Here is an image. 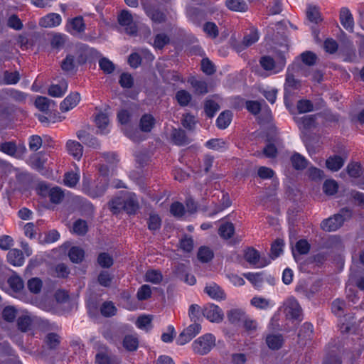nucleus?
<instances>
[{"mask_svg": "<svg viewBox=\"0 0 364 364\" xmlns=\"http://www.w3.org/2000/svg\"><path fill=\"white\" fill-rule=\"evenodd\" d=\"M156 120L150 114L142 115L139 122L140 129L144 132H150L155 124Z\"/></svg>", "mask_w": 364, "mask_h": 364, "instance_id": "obj_25", "label": "nucleus"}, {"mask_svg": "<svg viewBox=\"0 0 364 364\" xmlns=\"http://www.w3.org/2000/svg\"><path fill=\"white\" fill-rule=\"evenodd\" d=\"M296 67V66L294 65H291L287 68L284 83L285 93L290 92L291 90H296L299 86V82L294 77V72Z\"/></svg>", "mask_w": 364, "mask_h": 364, "instance_id": "obj_15", "label": "nucleus"}, {"mask_svg": "<svg viewBox=\"0 0 364 364\" xmlns=\"http://www.w3.org/2000/svg\"><path fill=\"white\" fill-rule=\"evenodd\" d=\"M306 16L309 21L314 23H318L321 20L318 9L316 6H308Z\"/></svg>", "mask_w": 364, "mask_h": 364, "instance_id": "obj_40", "label": "nucleus"}, {"mask_svg": "<svg viewBox=\"0 0 364 364\" xmlns=\"http://www.w3.org/2000/svg\"><path fill=\"white\" fill-rule=\"evenodd\" d=\"M227 317L231 323H238L240 321H244L246 314L241 309H232L227 312Z\"/></svg>", "mask_w": 364, "mask_h": 364, "instance_id": "obj_29", "label": "nucleus"}, {"mask_svg": "<svg viewBox=\"0 0 364 364\" xmlns=\"http://www.w3.org/2000/svg\"><path fill=\"white\" fill-rule=\"evenodd\" d=\"M80 95L78 92H73L68 95L60 103V107L63 112H68L79 103Z\"/></svg>", "mask_w": 364, "mask_h": 364, "instance_id": "obj_18", "label": "nucleus"}, {"mask_svg": "<svg viewBox=\"0 0 364 364\" xmlns=\"http://www.w3.org/2000/svg\"><path fill=\"white\" fill-rule=\"evenodd\" d=\"M138 338L132 335H127L124 338L123 346L129 351H135L138 348Z\"/></svg>", "mask_w": 364, "mask_h": 364, "instance_id": "obj_38", "label": "nucleus"}, {"mask_svg": "<svg viewBox=\"0 0 364 364\" xmlns=\"http://www.w3.org/2000/svg\"><path fill=\"white\" fill-rule=\"evenodd\" d=\"M284 307L287 318L299 321L302 319V309L294 297L288 298L284 303Z\"/></svg>", "mask_w": 364, "mask_h": 364, "instance_id": "obj_5", "label": "nucleus"}, {"mask_svg": "<svg viewBox=\"0 0 364 364\" xmlns=\"http://www.w3.org/2000/svg\"><path fill=\"white\" fill-rule=\"evenodd\" d=\"M62 22L60 14L50 13L42 17L39 21V25L43 28H53L59 26Z\"/></svg>", "mask_w": 364, "mask_h": 364, "instance_id": "obj_20", "label": "nucleus"}, {"mask_svg": "<svg viewBox=\"0 0 364 364\" xmlns=\"http://www.w3.org/2000/svg\"><path fill=\"white\" fill-rule=\"evenodd\" d=\"M318 291V287L316 284L309 286L306 281H299L295 287V291L309 299L314 296V295Z\"/></svg>", "mask_w": 364, "mask_h": 364, "instance_id": "obj_14", "label": "nucleus"}, {"mask_svg": "<svg viewBox=\"0 0 364 364\" xmlns=\"http://www.w3.org/2000/svg\"><path fill=\"white\" fill-rule=\"evenodd\" d=\"M338 185L334 180H326L323 186V190L327 195L332 196L338 191Z\"/></svg>", "mask_w": 364, "mask_h": 364, "instance_id": "obj_53", "label": "nucleus"}, {"mask_svg": "<svg viewBox=\"0 0 364 364\" xmlns=\"http://www.w3.org/2000/svg\"><path fill=\"white\" fill-rule=\"evenodd\" d=\"M171 137L173 142L178 146L186 145L189 142L185 132L181 129H173Z\"/></svg>", "mask_w": 364, "mask_h": 364, "instance_id": "obj_27", "label": "nucleus"}, {"mask_svg": "<svg viewBox=\"0 0 364 364\" xmlns=\"http://www.w3.org/2000/svg\"><path fill=\"white\" fill-rule=\"evenodd\" d=\"M151 296V287L147 284L142 285L136 293V297L139 301L146 300Z\"/></svg>", "mask_w": 364, "mask_h": 364, "instance_id": "obj_64", "label": "nucleus"}, {"mask_svg": "<svg viewBox=\"0 0 364 364\" xmlns=\"http://www.w3.org/2000/svg\"><path fill=\"white\" fill-rule=\"evenodd\" d=\"M213 252L208 247H201L198 252V258L202 262H208L213 257Z\"/></svg>", "mask_w": 364, "mask_h": 364, "instance_id": "obj_47", "label": "nucleus"}, {"mask_svg": "<svg viewBox=\"0 0 364 364\" xmlns=\"http://www.w3.org/2000/svg\"><path fill=\"white\" fill-rule=\"evenodd\" d=\"M188 82L194 88L195 91L198 94H205L208 92V85L205 81L198 80L194 77H191L188 80Z\"/></svg>", "mask_w": 364, "mask_h": 364, "instance_id": "obj_37", "label": "nucleus"}, {"mask_svg": "<svg viewBox=\"0 0 364 364\" xmlns=\"http://www.w3.org/2000/svg\"><path fill=\"white\" fill-rule=\"evenodd\" d=\"M7 260L13 266H22L24 263L23 254L20 250L11 249L7 254Z\"/></svg>", "mask_w": 364, "mask_h": 364, "instance_id": "obj_23", "label": "nucleus"}, {"mask_svg": "<svg viewBox=\"0 0 364 364\" xmlns=\"http://www.w3.org/2000/svg\"><path fill=\"white\" fill-rule=\"evenodd\" d=\"M170 38L165 33H159L155 36L153 46L155 49H162L166 45L169 43Z\"/></svg>", "mask_w": 364, "mask_h": 364, "instance_id": "obj_45", "label": "nucleus"}, {"mask_svg": "<svg viewBox=\"0 0 364 364\" xmlns=\"http://www.w3.org/2000/svg\"><path fill=\"white\" fill-rule=\"evenodd\" d=\"M202 314L204 317L213 323H220L224 317L223 310L214 304H208L204 306Z\"/></svg>", "mask_w": 364, "mask_h": 364, "instance_id": "obj_8", "label": "nucleus"}, {"mask_svg": "<svg viewBox=\"0 0 364 364\" xmlns=\"http://www.w3.org/2000/svg\"><path fill=\"white\" fill-rule=\"evenodd\" d=\"M251 304L259 309H267L273 304L272 301L262 296H255L250 301Z\"/></svg>", "mask_w": 364, "mask_h": 364, "instance_id": "obj_35", "label": "nucleus"}, {"mask_svg": "<svg viewBox=\"0 0 364 364\" xmlns=\"http://www.w3.org/2000/svg\"><path fill=\"white\" fill-rule=\"evenodd\" d=\"M215 346V338L211 333L204 334L192 343V348L195 353L198 355H206Z\"/></svg>", "mask_w": 364, "mask_h": 364, "instance_id": "obj_4", "label": "nucleus"}, {"mask_svg": "<svg viewBox=\"0 0 364 364\" xmlns=\"http://www.w3.org/2000/svg\"><path fill=\"white\" fill-rule=\"evenodd\" d=\"M232 117V114L230 111H224L218 116L216 124L219 129H225L230 124Z\"/></svg>", "mask_w": 364, "mask_h": 364, "instance_id": "obj_31", "label": "nucleus"}, {"mask_svg": "<svg viewBox=\"0 0 364 364\" xmlns=\"http://www.w3.org/2000/svg\"><path fill=\"white\" fill-rule=\"evenodd\" d=\"M286 58L284 55H279L276 59L269 56H262L259 60V64L262 68L271 72V74H277L282 71L286 65Z\"/></svg>", "mask_w": 364, "mask_h": 364, "instance_id": "obj_3", "label": "nucleus"}, {"mask_svg": "<svg viewBox=\"0 0 364 364\" xmlns=\"http://www.w3.org/2000/svg\"><path fill=\"white\" fill-rule=\"evenodd\" d=\"M113 262L114 259L109 253L102 252L98 255L97 263L102 268H109Z\"/></svg>", "mask_w": 364, "mask_h": 364, "instance_id": "obj_46", "label": "nucleus"}, {"mask_svg": "<svg viewBox=\"0 0 364 364\" xmlns=\"http://www.w3.org/2000/svg\"><path fill=\"white\" fill-rule=\"evenodd\" d=\"M205 292L212 299L223 300L225 298L223 290L215 283H211L205 287Z\"/></svg>", "mask_w": 364, "mask_h": 364, "instance_id": "obj_22", "label": "nucleus"}, {"mask_svg": "<svg viewBox=\"0 0 364 364\" xmlns=\"http://www.w3.org/2000/svg\"><path fill=\"white\" fill-rule=\"evenodd\" d=\"M95 122L97 128L102 133H105L106 127L108 126L109 120L107 114L103 112L98 113L95 119Z\"/></svg>", "mask_w": 364, "mask_h": 364, "instance_id": "obj_39", "label": "nucleus"}, {"mask_svg": "<svg viewBox=\"0 0 364 364\" xmlns=\"http://www.w3.org/2000/svg\"><path fill=\"white\" fill-rule=\"evenodd\" d=\"M86 25L81 16H76L68 21L66 31L71 35L75 36L85 31Z\"/></svg>", "mask_w": 364, "mask_h": 364, "instance_id": "obj_13", "label": "nucleus"}, {"mask_svg": "<svg viewBox=\"0 0 364 364\" xmlns=\"http://www.w3.org/2000/svg\"><path fill=\"white\" fill-rule=\"evenodd\" d=\"M163 77L164 80L168 83L175 84L177 82H184L181 75L177 72L173 70H168L165 72L163 75Z\"/></svg>", "mask_w": 364, "mask_h": 364, "instance_id": "obj_52", "label": "nucleus"}, {"mask_svg": "<svg viewBox=\"0 0 364 364\" xmlns=\"http://www.w3.org/2000/svg\"><path fill=\"white\" fill-rule=\"evenodd\" d=\"M244 257L247 262L257 268L264 267L270 262L269 259L261 257L259 252L252 247L246 250Z\"/></svg>", "mask_w": 364, "mask_h": 364, "instance_id": "obj_7", "label": "nucleus"}, {"mask_svg": "<svg viewBox=\"0 0 364 364\" xmlns=\"http://www.w3.org/2000/svg\"><path fill=\"white\" fill-rule=\"evenodd\" d=\"M346 171L348 175L352 177L357 178V183L359 186L364 185V169L361 168V166L358 163H350L346 167Z\"/></svg>", "mask_w": 364, "mask_h": 364, "instance_id": "obj_16", "label": "nucleus"}, {"mask_svg": "<svg viewBox=\"0 0 364 364\" xmlns=\"http://www.w3.org/2000/svg\"><path fill=\"white\" fill-rule=\"evenodd\" d=\"M35 105L40 111L47 112L52 106L55 105V103L46 97L39 96L35 100Z\"/></svg>", "mask_w": 364, "mask_h": 364, "instance_id": "obj_28", "label": "nucleus"}, {"mask_svg": "<svg viewBox=\"0 0 364 364\" xmlns=\"http://www.w3.org/2000/svg\"><path fill=\"white\" fill-rule=\"evenodd\" d=\"M100 311L103 316L109 317L115 314L117 309L112 302L107 301L103 303Z\"/></svg>", "mask_w": 364, "mask_h": 364, "instance_id": "obj_60", "label": "nucleus"}, {"mask_svg": "<svg viewBox=\"0 0 364 364\" xmlns=\"http://www.w3.org/2000/svg\"><path fill=\"white\" fill-rule=\"evenodd\" d=\"M259 38V34L256 29L250 30L248 33L245 35L241 42V44L238 46V50L251 46L252 45L258 41Z\"/></svg>", "mask_w": 364, "mask_h": 364, "instance_id": "obj_24", "label": "nucleus"}, {"mask_svg": "<svg viewBox=\"0 0 364 364\" xmlns=\"http://www.w3.org/2000/svg\"><path fill=\"white\" fill-rule=\"evenodd\" d=\"M80 175L77 173L69 172L65 174L64 183L65 186L73 188L78 183Z\"/></svg>", "mask_w": 364, "mask_h": 364, "instance_id": "obj_56", "label": "nucleus"}, {"mask_svg": "<svg viewBox=\"0 0 364 364\" xmlns=\"http://www.w3.org/2000/svg\"><path fill=\"white\" fill-rule=\"evenodd\" d=\"M235 232V227L232 223H225L222 224L218 230V233L223 239L230 238Z\"/></svg>", "mask_w": 364, "mask_h": 364, "instance_id": "obj_34", "label": "nucleus"}, {"mask_svg": "<svg viewBox=\"0 0 364 364\" xmlns=\"http://www.w3.org/2000/svg\"><path fill=\"white\" fill-rule=\"evenodd\" d=\"M8 284L15 292H18L23 289L24 284L22 279L17 275H13L8 279Z\"/></svg>", "mask_w": 364, "mask_h": 364, "instance_id": "obj_44", "label": "nucleus"}, {"mask_svg": "<svg viewBox=\"0 0 364 364\" xmlns=\"http://www.w3.org/2000/svg\"><path fill=\"white\" fill-rule=\"evenodd\" d=\"M291 161L293 167L296 170H302L307 167L306 159L299 153H295L291 156Z\"/></svg>", "mask_w": 364, "mask_h": 364, "instance_id": "obj_32", "label": "nucleus"}, {"mask_svg": "<svg viewBox=\"0 0 364 364\" xmlns=\"http://www.w3.org/2000/svg\"><path fill=\"white\" fill-rule=\"evenodd\" d=\"M141 4L144 12L152 21L158 23L165 21V14L156 9L149 0L142 1Z\"/></svg>", "mask_w": 364, "mask_h": 364, "instance_id": "obj_10", "label": "nucleus"}, {"mask_svg": "<svg viewBox=\"0 0 364 364\" xmlns=\"http://www.w3.org/2000/svg\"><path fill=\"white\" fill-rule=\"evenodd\" d=\"M70 259L74 263L81 262L84 258V250L79 247H72L68 252Z\"/></svg>", "mask_w": 364, "mask_h": 364, "instance_id": "obj_36", "label": "nucleus"}, {"mask_svg": "<svg viewBox=\"0 0 364 364\" xmlns=\"http://www.w3.org/2000/svg\"><path fill=\"white\" fill-rule=\"evenodd\" d=\"M119 24L124 27L125 32L129 35H134L137 33V26L133 21V16L130 11L123 10L119 14L118 18Z\"/></svg>", "mask_w": 364, "mask_h": 364, "instance_id": "obj_6", "label": "nucleus"}, {"mask_svg": "<svg viewBox=\"0 0 364 364\" xmlns=\"http://www.w3.org/2000/svg\"><path fill=\"white\" fill-rule=\"evenodd\" d=\"M163 276L159 271L149 270L145 274V280L154 284H159L161 282Z\"/></svg>", "mask_w": 364, "mask_h": 364, "instance_id": "obj_51", "label": "nucleus"}, {"mask_svg": "<svg viewBox=\"0 0 364 364\" xmlns=\"http://www.w3.org/2000/svg\"><path fill=\"white\" fill-rule=\"evenodd\" d=\"M107 182L105 178L98 179L92 183L88 178H83L82 190L83 193L91 198H97L104 195L107 189Z\"/></svg>", "mask_w": 364, "mask_h": 364, "instance_id": "obj_2", "label": "nucleus"}, {"mask_svg": "<svg viewBox=\"0 0 364 364\" xmlns=\"http://www.w3.org/2000/svg\"><path fill=\"white\" fill-rule=\"evenodd\" d=\"M65 149L68 153L75 159L79 161L82 158L83 154V146L80 142L75 140L69 139L66 142Z\"/></svg>", "mask_w": 364, "mask_h": 364, "instance_id": "obj_17", "label": "nucleus"}, {"mask_svg": "<svg viewBox=\"0 0 364 364\" xmlns=\"http://www.w3.org/2000/svg\"><path fill=\"white\" fill-rule=\"evenodd\" d=\"M176 99L181 106L185 107L189 104L192 99V96L188 91L181 90L176 92Z\"/></svg>", "mask_w": 364, "mask_h": 364, "instance_id": "obj_43", "label": "nucleus"}, {"mask_svg": "<svg viewBox=\"0 0 364 364\" xmlns=\"http://www.w3.org/2000/svg\"><path fill=\"white\" fill-rule=\"evenodd\" d=\"M340 21L347 31L352 32L354 28V19L350 11L347 7H343L340 11Z\"/></svg>", "mask_w": 364, "mask_h": 364, "instance_id": "obj_19", "label": "nucleus"}, {"mask_svg": "<svg viewBox=\"0 0 364 364\" xmlns=\"http://www.w3.org/2000/svg\"><path fill=\"white\" fill-rule=\"evenodd\" d=\"M346 218L341 213L323 220L321 223V228L326 232H333L339 229L343 224Z\"/></svg>", "mask_w": 364, "mask_h": 364, "instance_id": "obj_11", "label": "nucleus"}, {"mask_svg": "<svg viewBox=\"0 0 364 364\" xmlns=\"http://www.w3.org/2000/svg\"><path fill=\"white\" fill-rule=\"evenodd\" d=\"M39 191L40 194L42 196H45L48 193L50 200L53 203L58 204L64 198V193L59 187L50 188L46 184L41 183L39 185Z\"/></svg>", "mask_w": 364, "mask_h": 364, "instance_id": "obj_12", "label": "nucleus"}, {"mask_svg": "<svg viewBox=\"0 0 364 364\" xmlns=\"http://www.w3.org/2000/svg\"><path fill=\"white\" fill-rule=\"evenodd\" d=\"M60 343V337L55 333H50L45 338V343L50 349H55Z\"/></svg>", "mask_w": 364, "mask_h": 364, "instance_id": "obj_48", "label": "nucleus"}, {"mask_svg": "<svg viewBox=\"0 0 364 364\" xmlns=\"http://www.w3.org/2000/svg\"><path fill=\"white\" fill-rule=\"evenodd\" d=\"M88 230L87 222L82 219L77 220L73 226V232L77 235H85Z\"/></svg>", "mask_w": 364, "mask_h": 364, "instance_id": "obj_41", "label": "nucleus"}, {"mask_svg": "<svg viewBox=\"0 0 364 364\" xmlns=\"http://www.w3.org/2000/svg\"><path fill=\"white\" fill-rule=\"evenodd\" d=\"M344 164L343 159L340 156H330L326 161V167L332 171H337L341 168Z\"/></svg>", "mask_w": 364, "mask_h": 364, "instance_id": "obj_30", "label": "nucleus"}, {"mask_svg": "<svg viewBox=\"0 0 364 364\" xmlns=\"http://www.w3.org/2000/svg\"><path fill=\"white\" fill-rule=\"evenodd\" d=\"M4 80L6 85H15L20 80L19 73L5 71L4 73Z\"/></svg>", "mask_w": 364, "mask_h": 364, "instance_id": "obj_57", "label": "nucleus"}, {"mask_svg": "<svg viewBox=\"0 0 364 364\" xmlns=\"http://www.w3.org/2000/svg\"><path fill=\"white\" fill-rule=\"evenodd\" d=\"M99 66L107 74L113 73L115 69L114 63L107 58H102L99 60Z\"/></svg>", "mask_w": 364, "mask_h": 364, "instance_id": "obj_55", "label": "nucleus"}, {"mask_svg": "<svg viewBox=\"0 0 364 364\" xmlns=\"http://www.w3.org/2000/svg\"><path fill=\"white\" fill-rule=\"evenodd\" d=\"M161 225V219L157 214H151L148 220V228L150 230H159Z\"/></svg>", "mask_w": 364, "mask_h": 364, "instance_id": "obj_62", "label": "nucleus"}, {"mask_svg": "<svg viewBox=\"0 0 364 364\" xmlns=\"http://www.w3.org/2000/svg\"><path fill=\"white\" fill-rule=\"evenodd\" d=\"M7 26L16 31H20L23 27L22 21L16 14H13L9 17L7 20Z\"/></svg>", "mask_w": 364, "mask_h": 364, "instance_id": "obj_58", "label": "nucleus"}, {"mask_svg": "<svg viewBox=\"0 0 364 364\" xmlns=\"http://www.w3.org/2000/svg\"><path fill=\"white\" fill-rule=\"evenodd\" d=\"M299 113H306L313 111L314 105L309 100H300L296 105Z\"/></svg>", "mask_w": 364, "mask_h": 364, "instance_id": "obj_59", "label": "nucleus"}, {"mask_svg": "<svg viewBox=\"0 0 364 364\" xmlns=\"http://www.w3.org/2000/svg\"><path fill=\"white\" fill-rule=\"evenodd\" d=\"M203 31L212 38H215L219 34L218 26L213 22H206L203 26Z\"/></svg>", "mask_w": 364, "mask_h": 364, "instance_id": "obj_54", "label": "nucleus"}, {"mask_svg": "<svg viewBox=\"0 0 364 364\" xmlns=\"http://www.w3.org/2000/svg\"><path fill=\"white\" fill-rule=\"evenodd\" d=\"M297 123L299 126L302 127V128L305 129L314 127L316 124V115L304 116L301 117Z\"/></svg>", "mask_w": 364, "mask_h": 364, "instance_id": "obj_50", "label": "nucleus"}, {"mask_svg": "<svg viewBox=\"0 0 364 364\" xmlns=\"http://www.w3.org/2000/svg\"><path fill=\"white\" fill-rule=\"evenodd\" d=\"M201 326L198 323H193L185 328L178 336L176 343L183 346L191 341L200 332Z\"/></svg>", "mask_w": 364, "mask_h": 364, "instance_id": "obj_9", "label": "nucleus"}, {"mask_svg": "<svg viewBox=\"0 0 364 364\" xmlns=\"http://www.w3.org/2000/svg\"><path fill=\"white\" fill-rule=\"evenodd\" d=\"M68 82L65 79L59 80L58 84H52L48 88L49 95L53 97H61L68 90Z\"/></svg>", "mask_w": 364, "mask_h": 364, "instance_id": "obj_21", "label": "nucleus"}, {"mask_svg": "<svg viewBox=\"0 0 364 364\" xmlns=\"http://www.w3.org/2000/svg\"><path fill=\"white\" fill-rule=\"evenodd\" d=\"M266 343L268 347L272 350H277L282 347L283 338L281 335H269L267 336Z\"/></svg>", "mask_w": 364, "mask_h": 364, "instance_id": "obj_33", "label": "nucleus"}, {"mask_svg": "<svg viewBox=\"0 0 364 364\" xmlns=\"http://www.w3.org/2000/svg\"><path fill=\"white\" fill-rule=\"evenodd\" d=\"M109 205L114 213L123 209L128 214H134L139 207L136 195L134 193H127L124 198H114L110 201Z\"/></svg>", "mask_w": 364, "mask_h": 364, "instance_id": "obj_1", "label": "nucleus"}, {"mask_svg": "<svg viewBox=\"0 0 364 364\" xmlns=\"http://www.w3.org/2000/svg\"><path fill=\"white\" fill-rule=\"evenodd\" d=\"M151 320L152 318L151 316H141L137 318L136 326L140 329L147 330L151 328Z\"/></svg>", "mask_w": 364, "mask_h": 364, "instance_id": "obj_61", "label": "nucleus"}, {"mask_svg": "<svg viewBox=\"0 0 364 364\" xmlns=\"http://www.w3.org/2000/svg\"><path fill=\"white\" fill-rule=\"evenodd\" d=\"M43 287L42 281L38 277L30 279L27 283L28 290L33 294H38Z\"/></svg>", "mask_w": 364, "mask_h": 364, "instance_id": "obj_49", "label": "nucleus"}, {"mask_svg": "<svg viewBox=\"0 0 364 364\" xmlns=\"http://www.w3.org/2000/svg\"><path fill=\"white\" fill-rule=\"evenodd\" d=\"M225 6L236 12H245L248 9V5L244 0H226Z\"/></svg>", "mask_w": 364, "mask_h": 364, "instance_id": "obj_26", "label": "nucleus"}, {"mask_svg": "<svg viewBox=\"0 0 364 364\" xmlns=\"http://www.w3.org/2000/svg\"><path fill=\"white\" fill-rule=\"evenodd\" d=\"M219 109V105L213 100H207L205 103V112L208 117H213Z\"/></svg>", "mask_w": 364, "mask_h": 364, "instance_id": "obj_63", "label": "nucleus"}, {"mask_svg": "<svg viewBox=\"0 0 364 364\" xmlns=\"http://www.w3.org/2000/svg\"><path fill=\"white\" fill-rule=\"evenodd\" d=\"M32 320L28 314H23L18 318L17 325L19 330L22 332H26L31 326Z\"/></svg>", "mask_w": 364, "mask_h": 364, "instance_id": "obj_42", "label": "nucleus"}]
</instances>
